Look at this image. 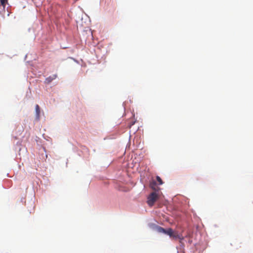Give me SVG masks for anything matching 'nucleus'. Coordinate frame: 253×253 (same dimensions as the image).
I'll list each match as a JSON object with an SVG mask.
<instances>
[{"label": "nucleus", "mask_w": 253, "mask_h": 253, "mask_svg": "<svg viewBox=\"0 0 253 253\" xmlns=\"http://www.w3.org/2000/svg\"><path fill=\"white\" fill-rule=\"evenodd\" d=\"M56 77L57 75H53V77H49L45 79V82L47 83H50L52 80L56 79Z\"/></svg>", "instance_id": "nucleus-4"}, {"label": "nucleus", "mask_w": 253, "mask_h": 253, "mask_svg": "<svg viewBox=\"0 0 253 253\" xmlns=\"http://www.w3.org/2000/svg\"><path fill=\"white\" fill-rule=\"evenodd\" d=\"M37 112V116H39V113H40V112L37 111V112Z\"/></svg>", "instance_id": "nucleus-8"}, {"label": "nucleus", "mask_w": 253, "mask_h": 253, "mask_svg": "<svg viewBox=\"0 0 253 253\" xmlns=\"http://www.w3.org/2000/svg\"><path fill=\"white\" fill-rule=\"evenodd\" d=\"M157 231L160 233H164L169 235L171 238L172 239H181L180 236L178 234L177 232H174L171 228H169L167 229H165L164 228L157 226L156 227Z\"/></svg>", "instance_id": "nucleus-1"}, {"label": "nucleus", "mask_w": 253, "mask_h": 253, "mask_svg": "<svg viewBox=\"0 0 253 253\" xmlns=\"http://www.w3.org/2000/svg\"><path fill=\"white\" fill-rule=\"evenodd\" d=\"M35 109H36V111H40V107L38 105H36Z\"/></svg>", "instance_id": "nucleus-7"}, {"label": "nucleus", "mask_w": 253, "mask_h": 253, "mask_svg": "<svg viewBox=\"0 0 253 253\" xmlns=\"http://www.w3.org/2000/svg\"><path fill=\"white\" fill-rule=\"evenodd\" d=\"M156 179H157V181L159 182L160 185L163 184V182L162 179L160 178V177H159V176H157Z\"/></svg>", "instance_id": "nucleus-6"}, {"label": "nucleus", "mask_w": 253, "mask_h": 253, "mask_svg": "<svg viewBox=\"0 0 253 253\" xmlns=\"http://www.w3.org/2000/svg\"><path fill=\"white\" fill-rule=\"evenodd\" d=\"M7 2V0H0V4L2 5L3 7H5L6 3Z\"/></svg>", "instance_id": "nucleus-5"}, {"label": "nucleus", "mask_w": 253, "mask_h": 253, "mask_svg": "<svg viewBox=\"0 0 253 253\" xmlns=\"http://www.w3.org/2000/svg\"><path fill=\"white\" fill-rule=\"evenodd\" d=\"M158 198L159 195L156 192H152L147 198V202L148 205L150 207H152Z\"/></svg>", "instance_id": "nucleus-2"}, {"label": "nucleus", "mask_w": 253, "mask_h": 253, "mask_svg": "<svg viewBox=\"0 0 253 253\" xmlns=\"http://www.w3.org/2000/svg\"><path fill=\"white\" fill-rule=\"evenodd\" d=\"M150 187L154 191L156 192L159 190V188L157 187L156 181H153L150 183Z\"/></svg>", "instance_id": "nucleus-3"}]
</instances>
